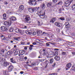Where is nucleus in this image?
Wrapping results in <instances>:
<instances>
[{
	"instance_id": "nucleus-41",
	"label": "nucleus",
	"mask_w": 75,
	"mask_h": 75,
	"mask_svg": "<svg viewBox=\"0 0 75 75\" xmlns=\"http://www.w3.org/2000/svg\"><path fill=\"white\" fill-rule=\"evenodd\" d=\"M56 31L57 33H59V32L60 31V29L57 28L56 29Z\"/></svg>"
},
{
	"instance_id": "nucleus-11",
	"label": "nucleus",
	"mask_w": 75,
	"mask_h": 75,
	"mask_svg": "<svg viewBox=\"0 0 75 75\" xmlns=\"http://www.w3.org/2000/svg\"><path fill=\"white\" fill-rule=\"evenodd\" d=\"M1 29L3 31H5L7 30V29L4 26H1Z\"/></svg>"
},
{
	"instance_id": "nucleus-37",
	"label": "nucleus",
	"mask_w": 75,
	"mask_h": 75,
	"mask_svg": "<svg viewBox=\"0 0 75 75\" xmlns=\"http://www.w3.org/2000/svg\"><path fill=\"white\" fill-rule=\"evenodd\" d=\"M35 11H37V10H38L39 9H40V7H37L36 8H35Z\"/></svg>"
},
{
	"instance_id": "nucleus-45",
	"label": "nucleus",
	"mask_w": 75,
	"mask_h": 75,
	"mask_svg": "<svg viewBox=\"0 0 75 75\" xmlns=\"http://www.w3.org/2000/svg\"><path fill=\"white\" fill-rule=\"evenodd\" d=\"M32 34L34 35H36V32H32Z\"/></svg>"
},
{
	"instance_id": "nucleus-15",
	"label": "nucleus",
	"mask_w": 75,
	"mask_h": 75,
	"mask_svg": "<svg viewBox=\"0 0 75 75\" xmlns=\"http://www.w3.org/2000/svg\"><path fill=\"white\" fill-rule=\"evenodd\" d=\"M40 7L42 10H44L45 9V4H42L41 5Z\"/></svg>"
},
{
	"instance_id": "nucleus-2",
	"label": "nucleus",
	"mask_w": 75,
	"mask_h": 75,
	"mask_svg": "<svg viewBox=\"0 0 75 75\" xmlns=\"http://www.w3.org/2000/svg\"><path fill=\"white\" fill-rule=\"evenodd\" d=\"M28 3L30 5V6H35V5H37V4L35 1V0H30L28 2Z\"/></svg>"
},
{
	"instance_id": "nucleus-53",
	"label": "nucleus",
	"mask_w": 75,
	"mask_h": 75,
	"mask_svg": "<svg viewBox=\"0 0 75 75\" xmlns=\"http://www.w3.org/2000/svg\"><path fill=\"white\" fill-rule=\"evenodd\" d=\"M32 34V32H28V34H29L30 35H31V34Z\"/></svg>"
},
{
	"instance_id": "nucleus-39",
	"label": "nucleus",
	"mask_w": 75,
	"mask_h": 75,
	"mask_svg": "<svg viewBox=\"0 0 75 75\" xmlns=\"http://www.w3.org/2000/svg\"><path fill=\"white\" fill-rule=\"evenodd\" d=\"M61 20H65V18L64 17H61L60 18Z\"/></svg>"
},
{
	"instance_id": "nucleus-63",
	"label": "nucleus",
	"mask_w": 75,
	"mask_h": 75,
	"mask_svg": "<svg viewBox=\"0 0 75 75\" xmlns=\"http://www.w3.org/2000/svg\"><path fill=\"white\" fill-rule=\"evenodd\" d=\"M20 74H24V72H23V71H21L20 72Z\"/></svg>"
},
{
	"instance_id": "nucleus-50",
	"label": "nucleus",
	"mask_w": 75,
	"mask_h": 75,
	"mask_svg": "<svg viewBox=\"0 0 75 75\" xmlns=\"http://www.w3.org/2000/svg\"><path fill=\"white\" fill-rule=\"evenodd\" d=\"M36 32L38 34H40V30H37Z\"/></svg>"
},
{
	"instance_id": "nucleus-57",
	"label": "nucleus",
	"mask_w": 75,
	"mask_h": 75,
	"mask_svg": "<svg viewBox=\"0 0 75 75\" xmlns=\"http://www.w3.org/2000/svg\"><path fill=\"white\" fill-rule=\"evenodd\" d=\"M21 44L22 45H24L25 44L24 42H21Z\"/></svg>"
},
{
	"instance_id": "nucleus-13",
	"label": "nucleus",
	"mask_w": 75,
	"mask_h": 75,
	"mask_svg": "<svg viewBox=\"0 0 75 75\" xmlns=\"http://www.w3.org/2000/svg\"><path fill=\"white\" fill-rule=\"evenodd\" d=\"M15 31L16 32V33H21V30L19 29L18 28H16L15 30Z\"/></svg>"
},
{
	"instance_id": "nucleus-9",
	"label": "nucleus",
	"mask_w": 75,
	"mask_h": 75,
	"mask_svg": "<svg viewBox=\"0 0 75 75\" xmlns=\"http://www.w3.org/2000/svg\"><path fill=\"white\" fill-rule=\"evenodd\" d=\"M28 10L30 13H33L34 11H36L35 8H28Z\"/></svg>"
},
{
	"instance_id": "nucleus-10",
	"label": "nucleus",
	"mask_w": 75,
	"mask_h": 75,
	"mask_svg": "<svg viewBox=\"0 0 75 75\" xmlns=\"http://www.w3.org/2000/svg\"><path fill=\"white\" fill-rule=\"evenodd\" d=\"M57 21V18H56L54 17L52 18L50 21V23H54L55 21Z\"/></svg>"
},
{
	"instance_id": "nucleus-34",
	"label": "nucleus",
	"mask_w": 75,
	"mask_h": 75,
	"mask_svg": "<svg viewBox=\"0 0 75 75\" xmlns=\"http://www.w3.org/2000/svg\"><path fill=\"white\" fill-rule=\"evenodd\" d=\"M4 51H5V50L4 49H2L1 51V52H2V53H3V54L4 53Z\"/></svg>"
},
{
	"instance_id": "nucleus-44",
	"label": "nucleus",
	"mask_w": 75,
	"mask_h": 75,
	"mask_svg": "<svg viewBox=\"0 0 75 75\" xmlns=\"http://www.w3.org/2000/svg\"><path fill=\"white\" fill-rule=\"evenodd\" d=\"M6 71H4V75H7Z\"/></svg>"
},
{
	"instance_id": "nucleus-31",
	"label": "nucleus",
	"mask_w": 75,
	"mask_h": 75,
	"mask_svg": "<svg viewBox=\"0 0 75 75\" xmlns=\"http://www.w3.org/2000/svg\"><path fill=\"white\" fill-rule=\"evenodd\" d=\"M54 55L55 56H57V55H58V52H55L54 53Z\"/></svg>"
},
{
	"instance_id": "nucleus-8",
	"label": "nucleus",
	"mask_w": 75,
	"mask_h": 75,
	"mask_svg": "<svg viewBox=\"0 0 75 75\" xmlns=\"http://www.w3.org/2000/svg\"><path fill=\"white\" fill-rule=\"evenodd\" d=\"M13 52H14V54L15 55H17L18 54H20V50H16H16H14L13 51Z\"/></svg>"
},
{
	"instance_id": "nucleus-49",
	"label": "nucleus",
	"mask_w": 75,
	"mask_h": 75,
	"mask_svg": "<svg viewBox=\"0 0 75 75\" xmlns=\"http://www.w3.org/2000/svg\"><path fill=\"white\" fill-rule=\"evenodd\" d=\"M46 45L47 47H49V46H50V44H48V43H46Z\"/></svg>"
},
{
	"instance_id": "nucleus-58",
	"label": "nucleus",
	"mask_w": 75,
	"mask_h": 75,
	"mask_svg": "<svg viewBox=\"0 0 75 75\" xmlns=\"http://www.w3.org/2000/svg\"><path fill=\"white\" fill-rule=\"evenodd\" d=\"M42 33V31L39 30V34H41Z\"/></svg>"
},
{
	"instance_id": "nucleus-30",
	"label": "nucleus",
	"mask_w": 75,
	"mask_h": 75,
	"mask_svg": "<svg viewBox=\"0 0 75 75\" xmlns=\"http://www.w3.org/2000/svg\"><path fill=\"white\" fill-rule=\"evenodd\" d=\"M24 53V51L23 50H20V54H21V55H23V53Z\"/></svg>"
},
{
	"instance_id": "nucleus-35",
	"label": "nucleus",
	"mask_w": 75,
	"mask_h": 75,
	"mask_svg": "<svg viewBox=\"0 0 75 75\" xmlns=\"http://www.w3.org/2000/svg\"><path fill=\"white\" fill-rule=\"evenodd\" d=\"M62 10H61V8H60L59 10V13H62Z\"/></svg>"
},
{
	"instance_id": "nucleus-40",
	"label": "nucleus",
	"mask_w": 75,
	"mask_h": 75,
	"mask_svg": "<svg viewBox=\"0 0 75 75\" xmlns=\"http://www.w3.org/2000/svg\"><path fill=\"white\" fill-rule=\"evenodd\" d=\"M46 50L47 48H45L43 49L42 51L43 52H45V51L46 52L47 51Z\"/></svg>"
},
{
	"instance_id": "nucleus-6",
	"label": "nucleus",
	"mask_w": 75,
	"mask_h": 75,
	"mask_svg": "<svg viewBox=\"0 0 75 75\" xmlns=\"http://www.w3.org/2000/svg\"><path fill=\"white\" fill-rule=\"evenodd\" d=\"M9 20L11 23H13V21H16V19L14 16H12L9 18Z\"/></svg>"
},
{
	"instance_id": "nucleus-47",
	"label": "nucleus",
	"mask_w": 75,
	"mask_h": 75,
	"mask_svg": "<svg viewBox=\"0 0 75 75\" xmlns=\"http://www.w3.org/2000/svg\"><path fill=\"white\" fill-rule=\"evenodd\" d=\"M62 4V1H60L59 3L57 4Z\"/></svg>"
},
{
	"instance_id": "nucleus-7",
	"label": "nucleus",
	"mask_w": 75,
	"mask_h": 75,
	"mask_svg": "<svg viewBox=\"0 0 75 75\" xmlns=\"http://www.w3.org/2000/svg\"><path fill=\"white\" fill-rule=\"evenodd\" d=\"M1 65L6 67L7 65H9V64L7 62H4L1 63Z\"/></svg>"
},
{
	"instance_id": "nucleus-18",
	"label": "nucleus",
	"mask_w": 75,
	"mask_h": 75,
	"mask_svg": "<svg viewBox=\"0 0 75 75\" xmlns=\"http://www.w3.org/2000/svg\"><path fill=\"white\" fill-rule=\"evenodd\" d=\"M71 65H72L70 63H68L66 67L67 68H70L71 67Z\"/></svg>"
},
{
	"instance_id": "nucleus-3",
	"label": "nucleus",
	"mask_w": 75,
	"mask_h": 75,
	"mask_svg": "<svg viewBox=\"0 0 75 75\" xmlns=\"http://www.w3.org/2000/svg\"><path fill=\"white\" fill-rule=\"evenodd\" d=\"M73 1V0H69L66 1L65 2V7H68L71 4V3Z\"/></svg>"
},
{
	"instance_id": "nucleus-16",
	"label": "nucleus",
	"mask_w": 75,
	"mask_h": 75,
	"mask_svg": "<svg viewBox=\"0 0 75 75\" xmlns=\"http://www.w3.org/2000/svg\"><path fill=\"white\" fill-rule=\"evenodd\" d=\"M1 37L2 39L3 40L5 41H8V40H7L6 38H4V37L3 36V35H1Z\"/></svg>"
},
{
	"instance_id": "nucleus-19",
	"label": "nucleus",
	"mask_w": 75,
	"mask_h": 75,
	"mask_svg": "<svg viewBox=\"0 0 75 75\" xmlns=\"http://www.w3.org/2000/svg\"><path fill=\"white\" fill-rule=\"evenodd\" d=\"M48 66V63H45L43 64V67L44 68H47V66Z\"/></svg>"
},
{
	"instance_id": "nucleus-28",
	"label": "nucleus",
	"mask_w": 75,
	"mask_h": 75,
	"mask_svg": "<svg viewBox=\"0 0 75 75\" xmlns=\"http://www.w3.org/2000/svg\"><path fill=\"white\" fill-rule=\"evenodd\" d=\"M19 8L20 9L24 10V6H23V5H21L19 6Z\"/></svg>"
},
{
	"instance_id": "nucleus-56",
	"label": "nucleus",
	"mask_w": 75,
	"mask_h": 75,
	"mask_svg": "<svg viewBox=\"0 0 75 75\" xmlns=\"http://www.w3.org/2000/svg\"><path fill=\"white\" fill-rule=\"evenodd\" d=\"M4 4H8V3H7V2H6V1H5L4 2Z\"/></svg>"
},
{
	"instance_id": "nucleus-29",
	"label": "nucleus",
	"mask_w": 75,
	"mask_h": 75,
	"mask_svg": "<svg viewBox=\"0 0 75 75\" xmlns=\"http://www.w3.org/2000/svg\"><path fill=\"white\" fill-rule=\"evenodd\" d=\"M8 14H11L13 13V11H11V10L8 11Z\"/></svg>"
},
{
	"instance_id": "nucleus-32",
	"label": "nucleus",
	"mask_w": 75,
	"mask_h": 75,
	"mask_svg": "<svg viewBox=\"0 0 75 75\" xmlns=\"http://www.w3.org/2000/svg\"><path fill=\"white\" fill-rule=\"evenodd\" d=\"M71 20V18H68L67 19V21H70Z\"/></svg>"
},
{
	"instance_id": "nucleus-23",
	"label": "nucleus",
	"mask_w": 75,
	"mask_h": 75,
	"mask_svg": "<svg viewBox=\"0 0 75 75\" xmlns=\"http://www.w3.org/2000/svg\"><path fill=\"white\" fill-rule=\"evenodd\" d=\"M54 59H55L56 60V61H59V60L60 59V58H59V57L57 56L55 57Z\"/></svg>"
},
{
	"instance_id": "nucleus-46",
	"label": "nucleus",
	"mask_w": 75,
	"mask_h": 75,
	"mask_svg": "<svg viewBox=\"0 0 75 75\" xmlns=\"http://www.w3.org/2000/svg\"><path fill=\"white\" fill-rule=\"evenodd\" d=\"M52 1L53 3H55L57 2V0H53Z\"/></svg>"
},
{
	"instance_id": "nucleus-1",
	"label": "nucleus",
	"mask_w": 75,
	"mask_h": 75,
	"mask_svg": "<svg viewBox=\"0 0 75 75\" xmlns=\"http://www.w3.org/2000/svg\"><path fill=\"white\" fill-rule=\"evenodd\" d=\"M25 23H28V24H30L31 22H30V17L28 15L26 16L25 18Z\"/></svg>"
},
{
	"instance_id": "nucleus-64",
	"label": "nucleus",
	"mask_w": 75,
	"mask_h": 75,
	"mask_svg": "<svg viewBox=\"0 0 75 75\" xmlns=\"http://www.w3.org/2000/svg\"><path fill=\"white\" fill-rule=\"evenodd\" d=\"M72 54H73V55H75V52H72Z\"/></svg>"
},
{
	"instance_id": "nucleus-61",
	"label": "nucleus",
	"mask_w": 75,
	"mask_h": 75,
	"mask_svg": "<svg viewBox=\"0 0 75 75\" xmlns=\"http://www.w3.org/2000/svg\"><path fill=\"white\" fill-rule=\"evenodd\" d=\"M29 50H32V49H33V48H32L31 47H30L29 48Z\"/></svg>"
},
{
	"instance_id": "nucleus-20",
	"label": "nucleus",
	"mask_w": 75,
	"mask_h": 75,
	"mask_svg": "<svg viewBox=\"0 0 75 75\" xmlns=\"http://www.w3.org/2000/svg\"><path fill=\"white\" fill-rule=\"evenodd\" d=\"M71 8H72V11H75V4L72 5Z\"/></svg>"
},
{
	"instance_id": "nucleus-36",
	"label": "nucleus",
	"mask_w": 75,
	"mask_h": 75,
	"mask_svg": "<svg viewBox=\"0 0 75 75\" xmlns=\"http://www.w3.org/2000/svg\"><path fill=\"white\" fill-rule=\"evenodd\" d=\"M62 54L63 55H66V52H62Z\"/></svg>"
},
{
	"instance_id": "nucleus-42",
	"label": "nucleus",
	"mask_w": 75,
	"mask_h": 75,
	"mask_svg": "<svg viewBox=\"0 0 75 75\" xmlns=\"http://www.w3.org/2000/svg\"><path fill=\"white\" fill-rule=\"evenodd\" d=\"M31 65H32V66H34V65H35L36 64L35 63L33 62V63H31Z\"/></svg>"
},
{
	"instance_id": "nucleus-17",
	"label": "nucleus",
	"mask_w": 75,
	"mask_h": 75,
	"mask_svg": "<svg viewBox=\"0 0 75 75\" xmlns=\"http://www.w3.org/2000/svg\"><path fill=\"white\" fill-rule=\"evenodd\" d=\"M52 3L51 2H50L47 3V7H50L51 6H52Z\"/></svg>"
},
{
	"instance_id": "nucleus-4",
	"label": "nucleus",
	"mask_w": 75,
	"mask_h": 75,
	"mask_svg": "<svg viewBox=\"0 0 75 75\" xmlns=\"http://www.w3.org/2000/svg\"><path fill=\"white\" fill-rule=\"evenodd\" d=\"M65 25H66V29L68 31L71 29V26L69 23L68 22H66L65 23Z\"/></svg>"
},
{
	"instance_id": "nucleus-62",
	"label": "nucleus",
	"mask_w": 75,
	"mask_h": 75,
	"mask_svg": "<svg viewBox=\"0 0 75 75\" xmlns=\"http://www.w3.org/2000/svg\"><path fill=\"white\" fill-rule=\"evenodd\" d=\"M24 59H25V60H26L27 59V57H25L24 58Z\"/></svg>"
},
{
	"instance_id": "nucleus-22",
	"label": "nucleus",
	"mask_w": 75,
	"mask_h": 75,
	"mask_svg": "<svg viewBox=\"0 0 75 75\" xmlns=\"http://www.w3.org/2000/svg\"><path fill=\"white\" fill-rule=\"evenodd\" d=\"M10 60L11 61V62L12 63H16V62L14 61L13 60V58H11L10 59Z\"/></svg>"
},
{
	"instance_id": "nucleus-25",
	"label": "nucleus",
	"mask_w": 75,
	"mask_h": 75,
	"mask_svg": "<svg viewBox=\"0 0 75 75\" xmlns=\"http://www.w3.org/2000/svg\"><path fill=\"white\" fill-rule=\"evenodd\" d=\"M13 39H14V40H16V41H18V40H19V39H20V37H17V38L15 37V38H14Z\"/></svg>"
},
{
	"instance_id": "nucleus-55",
	"label": "nucleus",
	"mask_w": 75,
	"mask_h": 75,
	"mask_svg": "<svg viewBox=\"0 0 75 75\" xmlns=\"http://www.w3.org/2000/svg\"><path fill=\"white\" fill-rule=\"evenodd\" d=\"M43 54H44V55H47V52H44Z\"/></svg>"
},
{
	"instance_id": "nucleus-12",
	"label": "nucleus",
	"mask_w": 75,
	"mask_h": 75,
	"mask_svg": "<svg viewBox=\"0 0 75 75\" xmlns=\"http://www.w3.org/2000/svg\"><path fill=\"white\" fill-rule=\"evenodd\" d=\"M13 68H14V67L12 65L8 67V70L9 71V72H11V71H12V70L13 69Z\"/></svg>"
},
{
	"instance_id": "nucleus-52",
	"label": "nucleus",
	"mask_w": 75,
	"mask_h": 75,
	"mask_svg": "<svg viewBox=\"0 0 75 75\" xmlns=\"http://www.w3.org/2000/svg\"><path fill=\"white\" fill-rule=\"evenodd\" d=\"M28 31L26 30L25 31V33L26 34H28Z\"/></svg>"
},
{
	"instance_id": "nucleus-27",
	"label": "nucleus",
	"mask_w": 75,
	"mask_h": 75,
	"mask_svg": "<svg viewBox=\"0 0 75 75\" xmlns=\"http://www.w3.org/2000/svg\"><path fill=\"white\" fill-rule=\"evenodd\" d=\"M39 13L40 14V16H45V13H44V14H42V11H40L39 12Z\"/></svg>"
},
{
	"instance_id": "nucleus-54",
	"label": "nucleus",
	"mask_w": 75,
	"mask_h": 75,
	"mask_svg": "<svg viewBox=\"0 0 75 75\" xmlns=\"http://www.w3.org/2000/svg\"><path fill=\"white\" fill-rule=\"evenodd\" d=\"M8 22H5L4 23V24H5L6 25H7V23Z\"/></svg>"
},
{
	"instance_id": "nucleus-5",
	"label": "nucleus",
	"mask_w": 75,
	"mask_h": 75,
	"mask_svg": "<svg viewBox=\"0 0 75 75\" xmlns=\"http://www.w3.org/2000/svg\"><path fill=\"white\" fill-rule=\"evenodd\" d=\"M48 62L49 64H52L54 60L53 58H51V57H47Z\"/></svg>"
},
{
	"instance_id": "nucleus-24",
	"label": "nucleus",
	"mask_w": 75,
	"mask_h": 75,
	"mask_svg": "<svg viewBox=\"0 0 75 75\" xmlns=\"http://www.w3.org/2000/svg\"><path fill=\"white\" fill-rule=\"evenodd\" d=\"M7 54L8 55H10L12 54V52L11 51H9L7 52Z\"/></svg>"
},
{
	"instance_id": "nucleus-26",
	"label": "nucleus",
	"mask_w": 75,
	"mask_h": 75,
	"mask_svg": "<svg viewBox=\"0 0 75 75\" xmlns=\"http://www.w3.org/2000/svg\"><path fill=\"white\" fill-rule=\"evenodd\" d=\"M11 23H13V22H11L10 21L9 22H7V25H11Z\"/></svg>"
},
{
	"instance_id": "nucleus-21",
	"label": "nucleus",
	"mask_w": 75,
	"mask_h": 75,
	"mask_svg": "<svg viewBox=\"0 0 75 75\" xmlns=\"http://www.w3.org/2000/svg\"><path fill=\"white\" fill-rule=\"evenodd\" d=\"M6 18H7L6 14L5 13L3 15V19H4V20H6Z\"/></svg>"
},
{
	"instance_id": "nucleus-43",
	"label": "nucleus",
	"mask_w": 75,
	"mask_h": 75,
	"mask_svg": "<svg viewBox=\"0 0 75 75\" xmlns=\"http://www.w3.org/2000/svg\"><path fill=\"white\" fill-rule=\"evenodd\" d=\"M23 10V9L19 8V9H18V11H19V12H21V11H22Z\"/></svg>"
},
{
	"instance_id": "nucleus-14",
	"label": "nucleus",
	"mask_w": 75,
	"mask_h": 75,
	"mask_svg": "<svg viewBox=\"0 0 75 75\" xmlns=\"http://www.w3.org/2000/svg\"><path fill=\"white\" fill-rule=\"evenodd\" d=\"M54 24L55 25H56V26H57V27H61V23H59L55 22Z\"/></svg>"
},
{
	"instance_id": "nucleus-33",
	"label": "nucleus",
	"mask_w": 75,
	"mask_h": 75,
	"mask_svg": "<svg viewBox=\"0 0 75 75\" xmlns=\"http://www.w3.org/2000/svg\"><path fill=\"white\" fill-rule=\"evenodd\" d=\"M9 32H13V29L12 28H10L9 29Z\"/></svg>"
},
{
	"instance_id": "nucleus-38",
	"label": "nucleus",
	"mask_w": 75,
	"mask_h": 75,
	"mask_svg": "<svg viewBox=\"0 0 75 75\" xmlns=\"http://www.w3.org/2000/svg\"><path fill=\"white\" fill-rule=\"evenodd\" d=\"M7 36L8 38H11V35L8 34L7 35Z\"/></svg>"
},
{
	"instance_id": "nucleus-60",
	"label": "nucleus",
	"mask_w": 75,
	"mask_h": 75,
	"mask_svg": "<svg viewBox=\"0 0 75 75\" xmlns=\"http://www.w3.org/2000/svg\"><path fill=\"white\" fill-rule=\"evenodd\" d=\"M75 35V33H73L72 34V36H74Z\"/></svg>"
},
{
	"instance_id": "nucleus-59",
	"label": "nucleus",
	"mask_w": 75,
	"mask_h": 75,
	"mask_svg": "<svg viewBox=\"0 0 75 75\" xmlns=\"http://www.w3.org/2000/svg\"><path fill=\"white\" fill-rule=\"evenodd\" d=\"M32 44H33V45H36L37 43H36V42H34Z\"/></svg>"
},
{
	"instance_id": "nucleus-51",
	"label": "nucleus",
	"mask_w": 75,
	"mask_h": 75,
	"mask_svg": "<svg viewBox=\"0 0 75 75\" xmlns=\"http://www.w3.org/2000/svg\"><path fill=\"white\" fill-rule=\"evenodd\" d=\"M38 26H40V25H41V24H40V22L39 21H38Z\"/></svg>"
},
{
	"instance_id": "nucleus-48",
	"label": "nucleus",
	"mask_w": 75,
	"mask_h": 75,
	"mask_svg": "<svg viewBox=\"0 0 75 75\" xmlns=\"http://www.w3.org/2000/svg\"><path fill=\"white\" fill-rule=\"evenodd\" d=\"M56 65V63L55 62H54L53 65H52V67H55Z\"/></svg>"
}]
</instances>
